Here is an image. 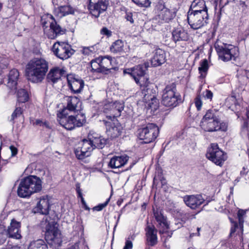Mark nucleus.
<instances>
[{"mask_svg": "<svg viewBox=\"0 0 249 249\" xmlns=\"http://www.w3.org/2000/svg\"><path fill=\"white\" fill-rule=\"evenodd\" d=\"M135 3L138 5L147 7L150 5V2L149 0H132Z\"/></svg>", "mask_w": 249, "mask_h": 249, "instance_id": "obj_46", "label": "nucleus"}, {"mask_svg": "<svg viewBox=\"0 0 249 249\" xmlns=\"http://www.w3.org/2000/svg\"><path fill=\"white\" fill-rule=\"evenodd\" d=\"M20 222L17 221L15 219H12L6 234L8 233L10 237L17 239H21L22 236L20 234Z\"/></svg>", "mask_w": 249, "mask_h": 249, "instance_id": "obj_27", "label": "nucleus"}, {"mask_svg": "<svg viewBox=\"0 0 249 249\" xmlns=\"http://www.w3.org/2000/svg\"><path fill=\"white\" fill-rule=\"evenodd\" d=\"M19 75V72L18 70L16 69H13L10 71L7 84L8 86L11 89H17V86Z\"/></svg>", "mask_w": 249, "mask_h": 249, "instance_id": "obj_30", "label": "nucleus"}, {"mask_svg": "<svg viewBox=\"0 0 249 249\" xmlns=\"http://www.w3.org/2000/svg\"><path fill=\"white\" fill-rule=\"evenodd\" d=\"M124 108V104L119 101L110 102L105 105V109L109 111V115H107L106 118L110 121H117V117L120 116Z\"/></svg>", "mask_w": 249, "mask_h": 249, "instance_id": "obj_19", "label": "nucleus"}, {"mask_svg": "<svg viewBox=\"0 0 249 249\" xmlns=\"http://www.w3.org/2000/svg\"><path fill=\"white\" fill-rule=\"evenodd\" d=\"M135 237H136L135 235L134 234H133L131 235H130L129 236V237L128 238V240H130V239H131L132 240H134L135 238Z\"/></svg>", "mask_w": 249, "mask_h": 249, "instance_id": "obj_62", "label": "nucleus"}, {"mask_svg": "<svg viewBox=\"0 0 249 249\" xmlns=\"http://www.w3.org/2000/svg\"><path fill=\"white\" fill-rule=\"evenodd\" d=\"M54 5H61L63 4H69V0H52Z\"/></svg>", "mask_w": 249, "mask_h": 249, "instance_id": "obj_51", "label": "nucleus"}, {"mask_svg": "<svg viewBox=\"0 0 249 249\" xmlns=\"http://www.w3.org/2000/svg\"><path fill=\"white\" fill-rule=\"evenodd\" d=\"M133 248L132 242L129 240H126L123 249H132Z\"/></svg>", "mask_w": 249, "mask_h": 249, "instance_id": "obj_55", "label": "nucleus"}, {"mask_svg": "<svg viewBox=\"0 0 249 249\" xmlns=\"http://www.w3.org/2000/svg\"><path fill=\"white\" fill-rule=\"evenodd\" d=\"M42 126H45L46 128L49 129H52L53 128L52 126L50 125V123L47 121H45L43 122Z\"/></svg>", "mask_w": 249, "mask_h": 249, "instance_id": "obj_58", "label": "nucleus"}, {"mask_svg": "<svg viewBox=\"0 0 249 249\" xmlns=\"http://www.w3.org/2000/svg\"><path fill=\"white\" fill-rule=\"evenodd\" d=\"M28 249H48V248L43 240L38 239L31 242Z\"/></svg>", "mask_w": 249, "mask_h": 249, "instance_id": "obj_37", "label": "nucleus"}, {"mask_svg": "<svg viewBox=\"0 0 249 249\" xmlns=\"http://www.w3.org/2000/svg\"><path fill=\"white\" fill-rule=\"evenodd\" d=\"M206 157L209 160L220 166L223 165L227 158L226 154L215 143L211 144L210 147L208 149Z\"/></svg>", "mask_w": 249, "mask_h": 249, "instance_id": "obj_14", "label": "nucleus"}, {"mask_svg": "<svg viewBox=\"0 0 249 249\" xmlns=\"http://www.w3.org/2000/svg\"><path fill=\"white\" fill-rule=\"evenodd\" d=\"M124 208V207L123 208H122L121 209V210L119 212H118V216L117 217V219L116 224H115V226L114 227V228H113L114 231L115 230V229H116V227L117 226V225H118V223L119 222L121 216L122 214L123 213Z\"/></svg>", "mask_w": 249, "mask_h": 249, "instance_id": "obj_53", "label": "nucleus"}, {"mask_svg": "<svg viewBox=\"0 0 249 249\" xmlns=\"http://www.w3.org/2000/svg\"><path fill=\"white\" fill-rule=\"evenodd\" d=\"M49 70V62L44 58L34 57L27 63L26 76L33 83H41L45 79Z\"/></svg>", "mask_w": 249, "mask_h": 249, "instance_id": "obj_2", "label": "nucleus"}, {"mask_svg": "<svg viewBox=\"0 0 249 249\" xmlns=\"http://www.w3.org/2000/svg\"><path fill=\"white\" fill-rule=\"evenodd\" d=\"M6 237V231L2 225H0V245L5 242Z\"/></svg>", "mask_w": 249, "mask_h": 249, "instance_id": "obj_44", "label": "nucleus"}, {"mask_svg": "<svg viewBox=\"0 0 249 249\" xmlns=\"http://www.w3.org/2000/svg\"><path fill=\"white\" fill-rule=\"evenodd\" d=\"M41 23L44 34L49 39H54L66 33V29L62 28L50 14L43 15L41 18Z\"/></svg>", "mask_w": 249, "mask_h": 249, "instance_id": "obj_6", "label": "nucleus"}, {"mask_svg": "<svg viewBox=\"0 0 249 249\" xmlns=\"http://www.w3.org/2000/svg\"><path fill=\"white\" fill-rule=\"evenodd\" d=\"M246 210L242 209L239 210L237 213V217L238 219V224L230 218L231 223L233 224L231 230V235L237 231L239 235L242 234L243 232V224L244 222V218L246 216Z\"/></svg>", "mask_w": 249, "mask_h": 249, "instance_id": "obj_24", "label": "nucleus"}, {"mask_svg": "<svg viewBox=\"0 0 249 249\" xmlns=\"http://www.w3.org/2000/svg\"><path fill=\"white\" fill-rule=\"evenodd\" d=\"M215 48L219 58L224 62L235 60L238 55V48L231 44H215Z\"/></svg>", "mask_w": 249, "mask_h": 249, "instance_id": "obj_10", "label": "nucleus"}, {"mask_svg": "<svg viewBox=\"0 0 249 249\" xmlns=\"http://www.w3.org/2000/svg\"><path fill=\"white\" fill-rule=\"evenodd\" d=\"M181 221L185 222L187 220L195 218V215L190 213L182 212L180 213Z\"/></svg>", "mask_w": 249, "mask_h": 249, "instance_id": "obj_43", "label": "nucleus"}, {"mask_svg": "<svg viewBox=\"0 0 249 249\" xmlns=\"http://www.w3.org/2000/svg\"><path fill=\"white\" fill-rule=\"evenodd\" d=\"M185 204L192 209H195L204 202V199L200 195H186L183 197Z\"/></svg>", "mask_w": 249, "mask_h": 249, "instance_id": "obj_26", "label": "nucleus"}, {"mask_svg": "<svg viewBox=\"0 0 249 249\" xmlns=\"http://www.w3.org/2000/svg\"><path fill=\"white\" fill-rule=\"evenodd\" d=\"M128 160L129 157L126 155L114 156L110 159L108 166L112 169L119 168L124 166Z\"/></svg>", "mask_w": 249, "mask_h": 249, "instance_id": "obj_28", "label": "nucleus"}, {"mask_svg": "<svg viewBox=\"0 0 249 249\" xmlns=\"http://www.w3.org/2000/svg\"><path fill=\"white\" fill-rule=\"evenodd\" d=\"M166 116L165 113H158L157 114V119L159 118L158 121L160 123V125L161 126L163 124L164 120Z\"/></svg>", "mask_w": 249, "mask_h": 249, "instance_id": "obj_49", "label": "nucleus"}, {"mask_svg": "<svg viewBox=\"0 0 249 249\" xmlns=\"http://www.w3.org/2000/svg\"><path fill=\"white\" fill-rule=\"evenodd\" d=\"M195 104L197 109L198 110H200L201 108L202 103L199 96H197L196 98Z\"/></svg>", "mask_w": 249, "mask_h": 249, "instance_id": "obj_50", "label": "nucleus"}, {"mask_svg": "<svg viewBox=\"0 0 249 249\" xmlns=\"http://www.w3.org/2000/svg\"><path fill=\"white\" fill-rule=\"evenodd\" d=\"M93 143L89 139H84L78 143V146L74 149V152L76 158L83 160L90 156V152L94 149Z\"/></svg>", "mask_w": 249, "mask_h": 249, "instance_id": "obj_16", "label": "nucleus"}, {"mask_svg": "<svg viewBox=\"0 0 249 249\" xmlns=\"http://www.w3.org/2000/svg\"><path fill=\"white\" fill-rule=\"evenodd\" d=\"M18 101L19 103H26L29 99V95L27 90L20 89L17 91Z\"/></svg>", "mask_w": 249, "mask_h": 249, "instance_id": "obj_38", "label": "nucleus"}, {"mask_svg": "<svg viewBox=\"0 0 249 249\" xmlns=\"http://www.w3.org/2000/svg\"><path fill=\"white\" fill-rule=\"evenodd\" d=\"M67 80L69 89L74 94L80 93L85 85L84 80L74 74H68Z\"/></svg>", "mask_w": 249, "mask_h": 249, "instance_id": "obj_20", "label": "nucleus"}, {"mask_svg": "<svg viewBox=\"0 0 249 249\" xmlns=\"http://www.w3.org/2000/svg\"><path fill=\"white\" fill-rule=\"evenodd\" d=\"M9 162V160H1V159H0V171H1L2 169L6 166Z\"/></svg>", "mask_w": 249, "mask_h": 249, "instance_id": "obj_54", "label": "nucleus"}, {"mask_svg": "<svg viewBox=\"0 0 249 249\" xmlns=\"http://www.w3.org/2000/svg\"><path fill=\"white\" fill-rule=\"evenodd\" d=\"M99 58L102 74L108 75L111 73L112 70L116 71L118 69L117 67L112 64L113 59L111 56H99Z\"/></svg>", "mask_w": 249, "mask_h": 249, "instance_id": "obj_23", "label": "nucleus"}, {"mask_svg": "<svg viewBox=\"0 0 249 249\" xmlns=\"http://www.w3.org/2000/svg\"><path fill=\"white\" fill-rule=\"evenodd\" d=\"M172 36L175 42L180 40H187L189 38L187 32L181 28H178L174 30Z\"/></svg>", "mask_w": 249, "mask_h": 249, "instance_id": "obj_32", "label": "nucleus"}, {"mask_svg": "<svg viewBox=\"0 0 249 249\" xmlns=\"http://www.w3.org/2000/svg\"><path fill=\"white\" fill-rule=\"evenodd\" d=\"M23 113V110L20 107H17L13 111V113L11 115V119L10 120V122H12L13 124L15 123V120L19 117Z\"/></svg>", "mask_w": 249, "mask_h": 249, "instance_id": "obj_41", "label": "nucleus"}, {"mask_svg": "<svg viewBox=\"0 0 249 249\" xmlns=\"http://www.w3.org/2000/svg\"><path fill=\"white\" fill-rule=\"evenodd\" d=\"M50 208L48 196L45 195L40 197L33 211L34 213L45 215L40 223V227L45 232V239L50 245L58 247L61 246L62 239L60 237V233H59L57 223L54 218L55 215L53 217V215H49Z\"/></svg>", "mask_w": 249, "mask_h": 249, "instance_id": "obj_1", "label": "nucleus"}, {"mask_svg": "<svg viewBox=\"0 0 249 249\" xmlns=\"http://www.w3.org/2000/svg\"><path fill=\"white\" fill-rule=\"evenodd\" d=\"M157 173L158 174L159 179L161 184V187L164 191H166L168 188L167 185V182L165 178L162 176V170L159 166H157Z\"/></svg>", "mask_w": 249, "mask_h": 249, "instance_id": "obj_40", "label": "nucleus"}, {"mask_svg": "<svg viewBox=\"0 0 249 249\" xmlns=\"http://www.w3.org/2000/svg\"><path fill=\"white\" fill-rule=\"evenodd\" d=\"M51 50L55 56L63 60L70 58L74 52L70 44L64 41L55 42Z\"/></svg>", "mask_w": 249, "mask_h": 249, "instance_id": "obj_11", "label": "nucleus"}, {"mask_svg": "<svg viewBox=\"0 0 249 249\" xmlns=\"http://www.w3.org/2000/svg\"><path fill=\"white\" fill-rule=\"evenodd\" d=\"M200 126L205 131L214 132L219 130L220 121L213 110H208L202 119Z\"/></svg>", "mask_w": 249, "mask_h": 249, "instance_id": "obj_9", "label": "nucleus"}, {"mask_svg": "<svg viewBox=\"0 0 249 249\" xmlns=\"http://www.w3.org/2000/svg\"><path fill=\"white\" fill-rule=\"evenodd\" d=\"M189 11H191L193 13L207 11L205 1L204 0H194L191 4Z\"/></svg>", "mask_w": 249, "mask_h": 249, "instance_id": "obj_31", "label": "nucleus"}, {"mask_svg": "<svg viewBox=\"0 0 249 249\" xmlns=\"http://www.w3.org/2000/svg\"><path fill=\"white\" fill-rule=\"evenodd\" d=\"M158 230L164 242L170 238L173 234L167 217L161 212L159 213L157 211V231Z\"/></svg>", "mask_w": 249, "mask_h": 249, "instance_id": "obj_13", "label": "nucleus"}, {"mask_svg": "<svg viewBox=\"0 0 249 249\" xmlns=\"http://www.w3.org/2000/svg\"><path fill=\"white\" fill-rule=\"evenodd\" d=\"M177 11L176 8H169L162 0L159 1L157 4V23H169L176 17Z\"/></svg>", "mask_w": 249, "mask_h": 249, "instance_id": "obj_7", "label": "nucleus"}, {"mask_svg": "<svg viewBox=\"0 0 249 249\" xmlns=\"http://www.w3.org/2000/svg\"><path fill=\"white\" fill-rule=\"evenodd\" d=\"M79 103H80V100L78 97L75 96L69 97L67 106L63 109H66V112H67L66 110H68L70 111H74L75 113L77 110L76 108ZM78 110L79 111L80 110Z\"/></svg>", "mask_w": 249, "mask_h": 249, "instance_id": "obj_33", "label": "nucleus"}, {"mask_svg": "<svg viewBox=\"0 0 249 249\" xmlns=\"http://www.w3.org/2000/svg\"><path fill=\"white\" fill-rule=\"evenodd\" d=\"M42 181L39 177L30 175L23 178L20 181L17 194L19 197L26 198L32 194L41 191Z\"/></svg>", "mask_w": 249, "mask_h": 249, "instance_id": "obj_5", "label": "nucleus"}, {"mask_svg": "<svg viewBox=\"0 0 249 249\" xmlns=\"http://www.w3.org/2000/svg\"><path fill=\"white\" fill-rule=\"evenodd\" d=\"M166 57L164 51L157 49V64L160 65L165 62Z\"/></svg>", "mask_w": 249, "mask_h": 249, "instance_id": "obj_39", "label": "nucleus"}, {"mask_svg": "<svg viewBox=\"0 0 249 249\" xmlns=\"http://www.w3.org/2000/svg\"><path fill=\"white\" fill-rule=\"evenodd\" d=\"M181 102V96L176 92V85L172 83L167 85L163 90L162 104L166 107H174Z\"/></svg>", "mask_w": 249, "mask_h": 249, "instance_id": "obj_8", "label": "nucleus"}, {"mask_svg": "<svg viewBox=\"0 0 249 249\" xmlns=\"http://www.w3.org/2000/svg\"><path fill=\"white\" fill-rule=\"evenodd\" d=\"M81 203L83 206V208L86 210H89L90 208L87 205V203H86V201H85L84 198L82 199Z\"/></svg>", "mask_w": 249, "mask_h": 249, "instance_id": "obj_60", "label": "nucleus"}, {"mask_svg": "<svg viewBox=\"0 0 249 249\" xmlns=\"http://www.w3.org/2000/svg\"><path fill=\"white\" fill-rule=\"evenodd\" d=\"M88 8L92 17L98 18L100 15L107 9V0H89Z\"/></svg>", "mask_w": 249, "mask_h": 249, "instance_id": "obj_18", "label": "nucleus"}, {"mask_svg": "<svg viewBox=\"0 0 249 249\" xmlns=\"http://www.w3.org/2000/svg\"><path fill=\"white\" fill-rule=\"evenodd\" d=\"M125 18L127 21H129L131 24L134 23V19L133 18V14L131 12L125 10Z\"/></svg>", "mask_w": 249, "mask_h": 249, "instance_id": "obj_47", "label": "nucleus"}, {"mask_svg": "<svg viewBox=\"0 0 249 249\" xmlns=\"http://www.w3.org/2000/svg\"><path fill=\"white\" fill-rule=\"evenodd\" d=\"M148 67L149 63L145 62L123 70L124 74L130 75L136 83L140 86L142 92L144 93L148 92V87L150 84L149 78L145 76L146 71Z\"/></svg>", "mask_w": 249, "mask_h": 249, "instance_id": "obj_4", "label": "nucleus"}, {"mask_svg": "<svg viewBox=\"0 0 249 249\" xmlns=\"http://www.w3.org/2000/svg\"><path fill=\"white\" fill-rule=\"evenodd\" d=\"M67 249H79V242H76L73 245H72Z\"/></svg>", "mask_w": 249, "mask_h": 249, "instance_id": "obj_59", "label": "nucleus"}, {"mask_svg": "<svg viewBox=\"0 0 249 249\" xmlns=\"http://www.w3.org/2000/svg\"><path fill=\"white\" fill-rule=\"evenodd\" d=\"M59 124L67 130H72L83 126L87 122L86 115L82 110H77L73 115H68L66 109H62L57 114Z\"/></svg>", "mask_w": 249, "mask_h": 249, "instance_id": "obj_3", "label": "nucleus"}, {"mask_svg": "<svg viewBox=\"0 0 249 249\" xmlns=\"http://www.w3.org/2000/svg\"><path fill=\"white\" fill-rule=\"evenodd\" d=\"M100 34L108 37L112 36V32L106 27H104L101 29Z\"/></svg>", "mask_w": 249, "mask_h": 249, "instance_id": "obj_48", "label": "nucleus"}, {"mask_svg": "<svg viewBox=\"0 0 249 249\" xmlns=\"http://www.w3.org/2000/svg\"><path fill=\"white\" fill-rule=\"evenodd\" d=\"M9 148L11 152V157L16 156L18 152V148L13 145H10Z\"/></svg>", "mask_w": 249, "mask_h": 249, "instance_id": "obj_52", "label": "nucleus"}, {"mask_svg": "<svg viewBox=\"0 0 249 249\" xmlns=\"http://www.w3.org/2000/svg\"><path fill=\"white\" fill-rule=\"evenodd\" d=\"M103 121L106 127L107 134L111 139L116 138L121 135L122 127L117 120V121L104 120Z\"/></svg>", "mask_w": 249, "mask_h": 249, "instance_id": "obj_21", "label": "nucleus"}, {"mask_svg": "<svg viewBox=\"0 0 249 249\" xmlns=\"http://www.w3.org/2000/svg\"><path fill=\"white\" fill-rule=\"evenodd\" d=\"M124 43L121 39H118L113 42L110 47L112 53H118L124 51Z\"/></svg>", "mask_w": 249, "mask_h": 249, "instance_id": "obj_34", "label": "nucleus"}, {"mask_svg": "<svg viewBox=\"0 0 249 249\" xmlns=\"http://www.w3.org/2000/svg\"><path fill=\"white\" fill-rule=\"evenodd\" d=\"M75 10L70 4L61 5L55 8L53 11L54 15L60 18L66 16L70 14H74Z\"/></svg>", "mask_w": 249, "mask_h": 249, "instance_id": "obj_29", "label": "nucleus"}, {"mask_svg": "<svg viewBox=\"0 0 249 249\" xmlns=\"http://www.w3.org/2000/svg\"><path fill=\"white\" fill-rule=\"evenodd\" d=\"M98 49L96 45L89 47H83L81 51V53L87 56H95L97 53Z\"/></svg>", "mask_w": 249, "mask_h": 249, "instance_id": "obj_35", "label": "nucleus"}, {"mask_svg": "<svg viewBox=\"0 0 249 249\" xmlns=\"http://www.w3.org/2000/svg\"><path fill=\"white\" fill-rule=\"evenodd\" d=\"M156 124L149 123L145 127L139 128L137 131L138 138L142 140V143H149L156 139L154 128Z\"/></svg>", "mask_w": 249, "mask_h": 249, "instance_id": "obj_17", "label": "nucleus"}, {"mask_svg": "<svg viewBox=\"0 0 249 249\" xmlns=\"http://www.w3.org/2000/svg\"><path fill=\"white\" fill-rule=\"evenodd\" d=\"M208 63L207 59L202 60L200 63V66L198 68L199 72L201 75L205 73L208 70Z\"/></svg>", "mask_w": 249, "mask_h": 249, "instance_id": "obj_42", "label": "nucleus"}, {"mask_svg": "<svg viewBox=\"0 0 249 249\" xmlns=\"http://www.w3.org/2000/svg\"><path fill=\"white\" fill-rule=\"evenodd\" d=\"M153 216L151 219L150 221L147 218L146 225L144 228L145 232V245L148 247V249L150 247H153L156 245V210L153 206Z\"/></svg>", "mask_w": 249, "mask_h": 249, "instance_id": "obj_12", "label": "nucleus"}, {"mask_svg": "<svg viewBox=\"0 0 249 249\" xmlns=\"http://www.w3.org/2000/svg\"><path fill=\"white\" fill-rule=\"evenodd\" d=\"M100 58L99 56L98 57H96L93 59H92L90 61V65L91 68V72L93 73H101V68L100 67Z\"/></svg>", "mask_w": 249, "mask_h": 249, "instance_id": "obj_36", "label": "nucleus"}, {"mask_svg": "<svg viewBox=\"0 0 249 249\" xmlns=\"http://www.w3.org/2000/svg\"><path fill=\"white\" fill-rule=\"evenodd\" d=\"M213 96L212 92L209 90H206L204 93V97L208 99H212Z\"/></svg>", "mask_w": 249, "mask_h": 249, "instance_id": "obj_56", "label": "nucleus"}, {"mask_svg": "<svg viewBox=\"0 0 249 249\" xmlns=\"http://www.w3.org/2000/svg\"><path fill=\"white\" fill-rule=\"evenodd\" d=\"M76 193H77V197L78 198H80L81 202L82 201V199L84 198V197H83L82 191H81V189L80 188V186L79 185L78 186V185L76 186Z\"/></svg>", "mask_w": 249, "mask_h": 249, "instance_id": "obj_57", "label": "nucleus"}, {"mask_svg": "<svg viewBox=\"0 0 249 249\" xmlns=\"http://www.w3.org/2000/svg\"><path fill=\"white\" fill-rule=\"evenodd\" d=\"M156 182V175H155L153 177V188H154V185Z\"/></svg>", "mask_w": 249, "mask_h": 249, "instance_id": "obj_63", "label": "nucleus"}, {"mask_svg": "<svg viewBox=\"0 0 249 249\" xmlns=\"http://www.w3.org/2000/svg\"><path fill=\"white\" fill-rule=\"evenodd\" d=\"M68 74L64 68L53 67L48 74H46V80L49 83L55 84L61 79L62 77H66Z\"/></svg>", "mask_w": 249, "mask_h": 249, "instance_id": "obj_22", "label": "nucleus"}, {"mask_svg": "<svg viewBox=\"0 0 249 249\" xmlns=\"http://www.w3.org/2000/svg\"><path fill=\"white\" fill-rule=\"evenodd\" d=\"M87 138L90 140L93 143L94 148L102 149L107 144V139H105L100 134L93 131H90L88 133Z\"/></svg>", "mask_w": 249, "mask_h": 249, "instance_id": "obj_25", "label": "nucleus"}, {"mask_svg": "<svg viewBox=\"0 0 249 249\" xmlns=\"http://www.w3.org/2000/svg\"><path fill=\"white\" fill-rule=\"evenodd\" d=\"M187 19L192 28L195 30L199 29L207 23L208 19L207 11H202L199 13H193L189 11Z\"/></svg>", "mask_w": 249, "mask_h": 249, "instance_id": "obj_15", "label": "nucleus"}, {"mask_svg": "<svg viewBox=\"0 0 249 249\" xmlns=\"http://www.w3.org/2000/svg\"><path fill=\"white\" fill-rule=\"evenodd\" d=\"M123 202V200L122 199H119L117 201V204L120 206L121 204H122V203Z\"/></svg>", "mask_w": 249, "mask_h": 249, "instance_id": "obj_64", "label": "nucleus"}, {"mask_svg": "<svg viewBox=\"0 0 249 249\" xmlns=\"http://www.w3.org/2000/svg\"><path fill=\"white\" fill-rule=\"evenodd\" d=\"M110 197L111 196H110V197H108L104 203H100L98 205L94 207L93 208V210L96 211H102L104 208H105L108 205L109 202L110 201Z\"/></svg>", "mask_w": 249, "mask_h": 249, "instance_id": "obj_45", "label": "nucleus"}, {"mask_svg": "<svg viewBox=\"0 0 249 249\" xmlns=\"http://www.w3.org/2000/svg\"><path fill=\"white\" fill-rule=\"evenodd\" d=\"M44 122H42V120L40 119H36L35 123H34V124L36 125L42 126Z\"/></svg>", "mask_w": 249, "mask_h": 249, "instance_id": "obj_61", "label": "nucleus"}]
</instances>
